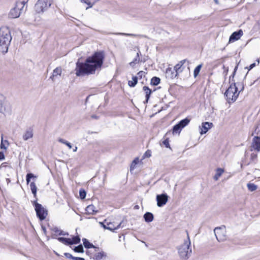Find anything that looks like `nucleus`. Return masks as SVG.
Here are the masks:
<instances>
[{"mask_svg": "<svg viewBox=\"0 0 260 260\" xmlns=\"http://www.w3.org/2000/svg\"><path fill=\"white\" fill-rule=\"evenodd\" d=\"M103 52H96L91 56L87 57L84 63L78 61L75 68L77 76L94 74L95 70L101 68L103 63Z\"/></svg>", "mask_w": 260, "mask_h": 260, "instance_id": "nucleus-1", "label": "nucleus"}, {"mask_svg": "<svg viewBox=\"0 0 260 260\" xmlns=\"http://www.w3.org/2000/svg\"><path fill=\"white\" fill-rule=\"evenodd\" d=\"M12 38L9 28L6 27L0 28V53L5 54L8 52Z\"/></svg>", "mask_w": 260, "mask_h": 260, "instance_id": "nucleus-2", "label": "nucleus"}, {"mask_svg": "<svg viewBox=\"0 0 260 260\" xmlns=\"http://www.w3.org/2000/svg\"><path fill=\"white\" fill-rule=\"evenodd\" d=\"M238 69V66H237L235 69L234 72L231 76L230 77V82L231 81V78H233L232 81L233 82L231 84L230 87L226 90L224 95L226 98V101L229 103H234L237 100L239 93L242 91L244 89L243 86H242L240 90L238 92V89L237 86H236V83L234 82L233 78L236 74V71Z\"/></svg>", "mask_w": 260, "mask_h": 260, "instance_id": "nucleus-3", "label": "nucleus"}, {"mask_svg": "<svg viewBox=\"0 0 260 260\" xmlns=\"http://www.w3.org/2000/svg\"><path fill=\"white\" fill-rule=\"evenodd\" d=\"M187 235V239L184 241L183 244L181 245L178 248V253L181 258L186 259L188 258L191 253L190 247V241L188 234Z\"/></svg>", "mask_w": 260, "mask_h": 260, "instance_id": "nucleus-4", "label": "nucleus"}, {"mask_svg": "<svg viewBox=\"0 0 260 260\" xmlns=\"http://www.w3.org/2000/svg\"><path fill=\"white\" fill-rule=\"evenodd\" d=\"M28 1V0H18L16 3L15 6L11 9L8 14L9 17L12 19L18 18Z\"/></svg>", "mask_w": 260, "mask_h": 260, "instance_id": "nucleus-5", "label": "nucleus"}, {"mask_svg": "<svg viewBox=\"0 0 260 260\" xmlns=\"http://www.w3.org/2000/svg\"><path fill=\"white\" fill-rule=\"evenodd\" d=\"M52 3V0H38L35 6L37 13L43 14L47 11Z\"/></svg>", "mask_w": 260, "mask_h": 260, "instance_id": "nucleus-6", "label": "nucleus"}, {"mask_svg": "<svg viewBox=\"0 0 260 260\" xmlns=\"http://www.w3.org/2000/svg\"><path fill=\"white\" fill-rule=\"evenodd\" d=\"M33 205L35 206L37 217L41 221L44 220L48 214L47 210L41 204L37 203L36 201L34 202Z\"/></svg>", "mask_w": 260, "mask_h": 260, "instance_id": "nucleus-7", "label": "nucleus"}, {"mask_svg": "<svg viewBox=\"0 0 260 260\" xmlns=\"http://www.w3.org/2000/svg\"><path fill=\"white\" fill-rule=\"evenodd\" d=\"M214 234L218 242H222L226 239L225 226L217 227L214 230Z\"/></svg>", "mask_w": 260, "mask_h": 260, "instance_id": "nucleus-8", "label": "nucleus"}, {"mask_svg": "<svg viewBox=\"0 0 260 260\" xmlns=\"http://www.w3.org/2000/svg\"><path fill=\"white\" fill-rule=\"evenodd\" d=\"M168 200V197L166 194H162L156 196L157 205L160 207L165 205Z\"/></svg>", "mask_w": 260, "mask_h": 260, "instance_id": "nucleus-9", "label": "nucleus"}, {"mask_svg": "<svg viewBox=\"0 0 260 260\" xmlns=\"http://www.w3.org/2000/svg\"><path fill=\"white\" fill-rule=\"evenodd\" d=\"M243 31L241 29L237 31L234 32L230 36L229 39V42H234L238 40L243 36Z\"/></svg>", "mask_w": 260, "mask_h": 260, "instance_id": "nucleus-10", "label": "nucleus"}, {"mask_svg": "<svg viewBox=\"0 0 260 260\" xmlns=\"http://www.w3.org/2000/svg\"><path fill=\"white\" fill-rule=\"evenodd\" d=\"M166 75L167 78L173 79L177 76L178 74L175 71V70L171 68H168L166 70Z\"/></svg>", "mask_w": 260, "mask_h": 260, "instance_id": "nucleus-11", "label": "nucleus"}, {"mask_svg": "<svg viewBox=\"0 0 260 260\" xmlns=\"http://www.w3.org/2000/svg\"><path fill=\"white\" fill-rule=\"evenodd\" d=\"M213 126V123L208 122H203L202 124L201 131L200 134L201 135L206 134L208 131Z\"/></svg>", "mask_w": 260, "mask_h": 260, "instance_id": "nucleus-12", "label": "nucleus"}, {"mask_svg": "<svg viewBox=\"0 0 260 260\" xmlns=\"http://www.w3.org/2000/svg\"><path fill=\"white\" fill-rule=\"evenodd\" d=\"M5 98L1 94H0V112L5 113L7 112L5 107Z\"/></svg>", "mask_w": 260, "mask_h": 260, "instance_id": "nucleus-13", "label": "nucleus"}, {"mask_svg": "<svg viewBox=\"0 0 260 260\" xmlns=\"http://www.w3.org/2000/svg\"><path fill=\"white\" fill-rule=\"evenodd\" d=\"M86 213L88 214L94 215L98 212L96 208L93 205H88L86 208Z\"/></svg>", "mask_w": 260, "mask_h": 260, "instance_id": "nucleus-14", "label": "nucleus"}, {"mask_svg": "<svg viewBox=\"0 0 260 260\" xmlns=\"http://www.w3.org/2000/svg\"><path fill=\"white\" fill-rule=\"evenodd\" d=\"M252 146L255 150H260V137H254L253 139Z\"/></svg>", "mask_w": 260, "mask_h": 260, "instance_id": "nucleus-15", "label": "nucleus"}, {"mask_svg": "<svg viewBox=\"0 0 260 260\" xmlns=\"http://www.w3.org/2000/svg\"><path fill=\"white\" fill-rule=\"evenodd\" d=\"M33 132L31 129L27 130L23 135V139L24 141H27L28 139L32 138L33 137Z\"/></svg>", "mask_w": 260, "mask_h": 260, "instance_id": "nucleus-16", "label": "nucleus"}, {"mask_svg": "<svg viewBox=\"0 0 260 260\" xmlns=\"http://www.w3.org/2000/svg\"><path fill=\"white\" fill-rule=\"evenodd\" d=\"M144 218L146 222H150L153 221L154 219V216L152 213L150 212H146L144 215Z\"/></svg>", "mask_w": 260, "mask_h": 260, "instance_id": "nucleus-17", "label": "nucleus"}, {"mask_svg": "<svg viewBox=\"0 0 260 260\" xmlns=\"http://www.w3.org/2000/svg\"><path fill=\"white\" fill-rule=\"evenodd\" d=\"M121 223L115 225L112 222H107V226L106 227L107 230H109L111 231H113L115 230H117L120 226Z\"/></svg>", "mask_w": 260, "mask_h": 260, "instance_id": "nucleus-18", "label": "nucleus"}, {"mask_svg": "<svg viewBox=\"0 0 260 260\" xmlns=\"http://www.w3.org/2000/svg\"><path fill=\"white\" fill-rule=\"evenodd\" d=\"M106 254L104 251H102L95 253L93 256V258L95 260H101L103 258L106 257Z\"/></svg>", "mask_w": 260, "mask_h": 260, "instance_id": "nucleus-19", "label": "nucleus"}, {"mask_svg": "<svg viewBox=\"0 0 260 260\" xmlns=\"http://www.w3.org/2000/svg\"><path fill=\"white\" fill-rule=\"evenodd\" d=\"M61 72V68L60 67H57L53 70L52 75L50 77V78L53 80L54 77H56L57 75H60Z\"/></svg>", "mask_w": 260, "mask_h": 260, "instance_id": "nucleus-20", "label": "nucleus"}, {"mask_svg": "<svg viewBox=\"0 0 260 260\" xmlns=\"http://www.w3.org/2000/svg\"><path fill=\"white\" fill-rule=\"evenodd\" d=\"M190 119L187 118H186L184 119L181 120L178 124L182 129L187 125H188Z\"/></svg>", "mask_w": 260, "mask_h": 260, "instance_id": "nucleus-21", "label": "nucleus"}, {"mask_svg": "<svg viewBox=\"0 0 260 260\" xmlns=\"http://www.w3.org/2000/svg\"><path fill=\"white\" fill-rule=\"evenodd\" d=\"M143 89L145 92L146 102H147L150 98V94H151L152 91L146 86H143Z\"/></svg>", "mask_w": 260, "mask_h": 260, "instance_id": "nucleus-22", "label": "nucleus"}, {"mask_svg": "<svg viewBox=\"0 0 260 260\" xmlns=\"http://www.w3.org/2000/svg\"><path fill=\"white\" fill-rule=\"evenodd\" d=\"M224 170L221 168H218L216 170V172L214 176V179L216 181L218 180L219 178L221 176L222 174L223 173Z\"/></svg>", "mask_w": 260, "mask_h": 260, "instance_id": "nucleus-23", "label": "nucleus"}, {"mask_svg": "<svg viewBox=\"0 0 260 260\" xmlns=\"http://www.w3.org/2000/svg\"><path fill=\"white\" fill-rule=\"evenodd\" d=\"M116 35H122L124 36H131V37H136V36H139L141 37H144V38H147L146 36L145 35H137L133 34H127V33H123V32H117L114 34Z\"/></svg>", "mask_w": 260, "mask_h": 260, "instance_id": "nucleus-24", "label": "nucleus"}, {"mask_svg": "<svg viewBox=\"0 0 260 260\" xmlns=\"http://www.w3.org/2000/svg\"><path fill=\"white\" fill-rule=\"evenodd\" d=\"M182 130L181 127L178 125V124H176L173 126V134H179Z\"/></svg>", "mask_w": 260, "mask_h": 260, "instance_id": "nucleus-25", "label": "nucleus"}, {"mask_svg": "<svg viewBox=\"0 0 260 260\" xmlns=\"http://www.w3.org/2000/svg\"><path fill=\"white\" fill-rule=\"evenodd\" d=\"M30 187L32 194L34 197H36L37 195V187L36 186L35 183L34 182H31L30 184Z\"/></svg>", "mask_w": 260, "mask_h": 260, "instance_id": "nucleus-26", "label": "nucleus"}, {"mask_svg": "<svg viewBox=\"0 0 260 260\" xmlns=\"http://www.w3.org/2000/svg\"><path fill=\"white\" fill-rule=\"evenodd\" d=\"M138 83V78L136 76L132 77V80L129 81L128 84L130 87H134Z\"/></svg>", "mask_w": 260, "mask_h": 260, "instance_id": "nucleus-27", "label": "nucleus"}, {"mask_svg": "<svg viewBox=\"0 0 260 260\" xmlns=\"http://www.w3.org/2000/svg\"><path fill=\"white\" fill-rule=\"evenodd\" d=\"M57 240L63 243L65 245H70V238H63V237H59L57 238Z\"/></svg>", "mask_w": 260, "mask_h": 260, "instance_id": "nucleus-28", "label": "nucleus"}, {"mask_svg": "<svg viewBox=\"0 0 260 260\" xmlns=\"http://www.w3.org/2000/svg\"><path fill=\"white\" fill-rule=\"evenodd\" d=\"M5 144H7V145H8L9 142H8V140H3V135L2 134L1 136V145H0L1 149H6L7 147L5 146Z\"/></svg>", "mask_w": 260, "mask_h": 260, "instance_id": "nucleus-29", "label": "nucleus"}, {"mask_svg": "<svg viewBox=\"0 0 260 260\" xmlns=\"http://www.w3.org/2000/svg\"><path fill=\"white\" fill-rule=\"evenodd\" d=\"M80 242V238L78 236L74 237L72 239H70V245L76 244Z\"/></svg>", "mask_w": 260, "mask_h": 260, "instance_id": "nucleus-30", "label": "nucleus"}, {"mask_svg": "<svg viewBox=\"0 0 260 260\" xmlns=\"http://www.w3.org/2000/svg\"><path fill=\"white\" fill-rule=\"evenodd\" d=\"M51 231L53 232L52 238H54L55 236L59 235V233L61 231L60 229H59L57 227H54L51 229Z\"/></svg>", "mask_w": 260, "mask_h": 260, "instance_id": "nucleus-31", "label": "nucleus"}, {"mask_svg": "<svg viewBox=\"0 0 260 260\" xmlns=\"http://www.w3.org/2000/svg\"><path fill=\"white\" fill-rule=\"evenodd\" d=\"M160 81L159 78L157 77H153L151 80V84L153 85H157Z\"/></svg>", "mask_w": 260, "mask_h": 260, "instance_id": "nucleus-32", "label": "nucleus"}, {"mask_svg": "<svg viewBox=\"0 0 260 260\" xmlns=\"http://www.w3.org/2000/svg\"><path fill=\"white\" fill-rule=\"evenodd\" d=\"M83 245L86 248H90L94 247V246L85 238L83 239Z\"/></svg>", "mask_w": 260, "mask_h": 260, "instance_id": "nucleus-33", "label": "nucleus"}, {"mask_svg": "<svg viewBox=\"0 0 260 260\" xmlns=\"http://www.w3.org/2000/svg\"><path fill=\"white\" fill-rule=\"evenodd\" d=\"M140 61L139 52L137 53V56L133 61L129 63V65L133 67L135 64L138 63Z\"/></svg>", "mask_w": 260, "mask_h": 260, "instance_id": "nucleus-34", "label": "nucleus"}, {"mask_svg": "<svg viewBox=\"0 0 260 260\" xmlns=\"http://www.w3.org/2000/svg\"><path fill=\"white\" fill-rule=\"evenodd\" d=\"M247 188L249 190L253 191L257 189V186L253 183H248Z\"/></svg>", "mask_w": 260, "mask_h": 260, "instance_id": "nucleus-35", "label": "nucleus"}, {"mask_svg": "<svg viewBox=\"0 0 260 260\" xmlns=\"http://www.w3.org/2000/svg\"><path fill=\"white\" fill-rule=\"evenodd\" d=\"M202 66V64H199L194 69L193 72V75L194 77H196L199 75V72L201 69Z\"/></svg>", "mask_w": 260, "mask_h": 260, "instance_id": "nucleus-36", "label": "nucleus"}, {"mask_svg": "<svg viewBox=\"0 0 260 260\" xmlns=\"http://www.w3.org/2000/svg\"><path fill=\"white\" fill-rule=\"evenodd\" d=\"M139 160L138 158H136L132 162L131 166V171L134 170L135 169L136 165L139 162Z\"/></svg>", "mask_w": 260, "mask_h": 260, "instance_id": "nucleus-37", "label": "nucleus"}, {"mask_svg": "<svg viewBox=\"0 0 260 260\" xmlns=\"http://www.w3.org/2000/svg\"><path fill=\"white\" fill-rule=\"evenodd\" d=\"M58 141L62 144H65L66 145H67L69 149H71L72 148V145L70 143H69V142H68L67 141L63 139H61V138H60L58 139Z\"/></svg>", "mask_w": 260, "mask_h": 260, "instance_id": "nucleus-38", "label": "nucleus"}, {"mask_svg": "<svg viewBox=\"0 0 260 260\" xmlns=\"http://www.w3.org/2000/svg\"><path fill=\"white\" fill-rule=\"evenodd\" d=\"M182 66L178 63L177 64L173 69L178 74L182 72V70L181 69Z\"/></svg>", "mask_w": 260, "mask_h": 260, "instance_id": "nucleus-39", "label": "nucleus"}, {"mask_svg": "<svg viewBox=\"0 0 260 260\" xmlns=\"http://www.w3.org/2000/svg\"><path fill=\"white\" fill-rule=\"evenodd\" d=\"M74 250L76 252L83 253L84 252L83 248L81 244L75 247Z\"/></svg>", "mask_w": 260, "mask_h": 260, "instance_id": "nucleus-40", "label": "nucleus"}, {"mask_svg": "<svg viewBox=\"0 0 260 260\" xmlns=\"http://www.w3.org/2000/svg\"><path fill=\"white\" fill-rule=\"evenodd\" d=\"M35 177H36V176H35L33 174L28 173L26 175V181L27 184H28L30 182L31 178H35Z\"/></svg>", "mask_w": 260, "mask_h": 260, "instance_id": "nucleus-41", "label": "nucleus"}, {"mask_svg": "<svg viewBox=\"0 0 260 260\" xmlns=\"http://www.w3.org/2000/svg\"><path fill=\"white\" fill-rule=\"evenodd\" d=\"M79 194H80V197L81 199H84L86 197V193L84 190L81 189L79 191Z\"/></svg>", "mask_w": 260, "mask_h": 260, "instance_id": "nucleus-42", "label": "nucleus"}, {"mask_svg": "<svg viewBox=\"0 0 260 260\" xmlns=\"http://www.w3.org/2000/svg\"><path fill=\"white\" fill-rule=\"evenodd\" d=\"M81 1L84 3H86L89 6L88 7L86 8V9H87L88 8H91L92 7V4H91L89 0H81Z\"/></svg>", "mask_w": 260, "mask_h": 260, "instance_id": "nucleus-43", "label": "nucleus"}, {"mask_svg": "<svg viewBox=\"0 0 260 260\" xmlns=\"http://www.w3.org/2000/svg\"><path fill=\"white\" fill-rule=\"evenodd\" d=\"M64 255L69 258H71L72 259H74V256H73L72 254H71L69 253H64Z\"/></svg>", "mask_w": 260, "mask_h": 260, "instance_id": "nucleus-44", "label": "nucleus"}, {"mask_svg": "<svg viewBox=\"0 0 260 260\" xmlns=\"http://www.w3.org/2000/svg\"><path fill=\"white\" fill-rule=\"evenodd\" d=\"M163 144L165 145V146L167 148H169L170 147V145H169V141L168 140L166 139L165 140H164L163 142H162Z\"/></svg>", "mask_w": 260, "mask_h": 260, "instance_id": "nucleus-45", "label": "nucleus"}, {"mask_svg": "<svg viewBox=\"0 0 260 260\" xmlns=\"http://www.w3.org/2000/svg\"><path fill=\"white\" fill-rule=\"evenodd\" d=\"M255 66H256V63L254 62V63L251 64L248 68L247 67L246 68L248 69V70L249 71L251 69H252V68H253Z\"/></svg>", "mask_w": 260, "mask_h": 260, "instance_id": "nucleus-46", "label": "nucleus"}, {"mask_svg": "<svg viewBox=\"0 0 260 260\" xmlns=\"http://www.w3.org/2000/svg\"><path fill=\"white\" fill-rule=\"evenodd\" d=\"M5 159V155L3 152H0V160H4Z\"/></svg>", "mask_w": 260, "mask_h": 260, "instance_id": "nucleus-47", "label": "nucleus"}, {"mask_svg": "<svg viewBox=\"0 0 260 260\" xmlns=\"http://www.w3.org/2000/svg\"><path fill=\"white\" fill-rule=\"evenodd\" d=\"M145 72H143V71H140L138 73V75L140 77H142L143 76H144L145 75Z\"/></svg>", "mask_w": 260, "mask_h": 260, "instance_id": "nucleus-48", "label": "nucleus"}, {"mask_svg": "<svg viewBox=\"0 0 260 260\" xmlns=\"http://www.w3.org/2000/svg\"><path fill=\"white\" fill-rule=\"evenodd\" d=\"M69 234L67 232H65L62 230H61L60 232L59 233V235H62V236H66V235H68Z\"/></svg>", "mask_w": 260, "mask_h": 260, "instance_id": "nucleus-49", "label": "nucleus"}, {"mask_svg": "<svg viewBox=\"0 0 260 260\" xmlns=\"http://www.w3.org/2000/svg\"><path fill=\"white\" fill-rule=\"evenodd\" d=\"M186 61V59H183L179 61V63L182 67L184 63Z\"/></svg>", "mask_w": 260, "mask_h": 260, "instance_id": "nucleus-50", "label": "nucleus"}, {"mask_svg": "<svg viewBox=\"0 0 260 260\" xmlns=\"http://www.w3.org/2000/svg\"><path fill=\"white\" fill-rule=\"evenodd\" d=\"M74 260H85V259L84 258H82V257L74 256Z\"/></svg>", "mask_w": 260, "mask_h": 260, "instance_id": "nucleus-51", "label": "nucleus"}, {"mask_svg": "<svg viewBox=\"0 0 260 260\" xmlns=\"http://www.w3.org/2000/svg\"><path fill=\"white\" fill-rule=\"evenodd\" d=\"M100 224L105 229H107L106 227L107 226V224L106 225L103 222H100Z\"/></svg>", "mask_w": 260, "mask_h": 260, "instance_id": "nucleus-52", "label": "nucleus"}, {"mask_svg": "<svg viewBox=\"0 0 260 260\" xmlns=\"http://www.w3.org/2000/svg\"><path fill=\"white\" fill-rule=\"evenodd\" d=\"M150 153V151H146V153H145V155H146L147 157H150V155H151Z\"/></svg>", "mask_w": 260, "mask_h": 260, "instance_id": "nucleus-53", "label": "nucleus"}, {"mask_svg": "<svg viewBox=\"0 0 260 260\" xmlns=\"http://www.w3.org/2000/svg\"><path fill=\"white\" fill-rule=\"evenodd\" d=\"M223 69H224V71L226 72V73L228 71V68H226L224 65L223 66Z\"/></svg>", "mask_w": 260, "mask_h": 260, "instance_id": "nucleus-54", "label": "nucleus"}, {"mask_svg": "<svg viewBox=\"0 0 260 260\" xmlns=\"http://www.w3.org/2000/svg\"><path fill=\"white\" fill-rule=\"evenodd\" d=\"M214 1L216 4H219L218 0H214Z\"/></svg>", "mask_w": 260, "mask_h": 260, "instance_id": "nucleus-55", "label": "nucleus"}, {"mask_svg": "<svg viewBox=\"0 0 260 260\" xmlns=\"http://www.w3.org/2000/svg\"><path fill=\"white\" fill-rule=\"evenodd\" d=\"M77 150V147H75V148L73 149L74 152H76Z\"/></svg>", "mask_w": 260, "mask_h": 260, "instance_id": "nucleus-56", "label": "nucleus"}, {"mask_svg": "<svg viewBox=\"0 0 260 260\" xmlns=\"http://www.w3.org/2000/svg\"><path fill=\"white\" fill-rule=\"evenodd\" d=\"M92 118H96V116H94V115H92Z\"/></svg>", "mask_w": 260, "mask_h": 260, "instance_id": "nucleus-57", "label": "nucleus"}, {"mask_svg": "<svg viewBox=\"0 0 260 260\" xmlns=\"http://www.w3.org/2000/svg\"><path fill=\"white\" fill-rule=\"evenodd\" d=\"M257 64H258V63H259V59H257Z\"/></svg>", "mask_w": 260, "mask_h": 260, "instance_id": "nucleus-58", "label": "nucleus"}]
</instances>
